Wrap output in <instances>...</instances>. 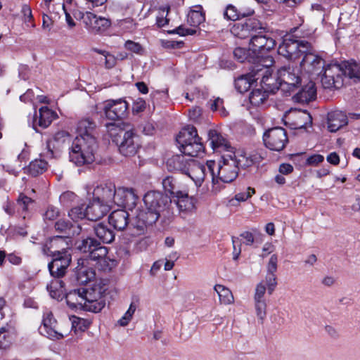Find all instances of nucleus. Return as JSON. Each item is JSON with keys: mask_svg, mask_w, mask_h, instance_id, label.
<instances>
[{"mask_svg": "<svg viewBox=\"0 0 360 360\" xmlns=\"http://www.w3.org/2000/svg\"><path fill=\"white\" fill-rule=\"evenodd\" d=\"M146 210H138L131 226L136 230L134 234H143L147 226L155 224L159 219H169L173 215L172 199L167 195L156 191L147 192L143 197Z\"/></svg>", "mask_w": 360, "mask_h": 360, "instance_id": "1", "label": "nucleus"}, {"mask_svg": "<svg viewBox=\"0 0 360 360\" xmlns=\"http://www.w3.org/2000/svg\"><path fill=\"white\" fill-rule=\"evenodd\" d=\"M278 53L288 60H295L302 56L300 62L301 68L321 67V68H356L359 65L354 59L343 60L340 63L338 61L332 62L327 66L322 58L316 54L311 44L306 41H298L290 38H285L279 45Z\"/></svg>", "mask_w": 360, "mask_h": 360, "instance_id": "2", "label": "nucleus"}, {"mask_svg": "<svg viewBox=\"0 0 360 360\" xmlns=\"http://www.w3.org/2000/svg\"><path fill=\"white\" fill-rule=\"evenodd\" d=\"M96 148L94 136H76L70 152V161L77 166L90 164L95 160L94 153Z\"/></svg>", "mask_w": 360, "mask_h": 360, "instance_id": "3", "label": "nucleus"}, {"mask_svg": "<svg viewBox=\"0 0 360 360\" xmlns=\"http://www.w3.org/2000/svg\"><path fill=\"white\" fill-rule=\"evenodd\" d=\"M275 46V40L262 31L257 34L251 35L249 46L254 55H256L259 65L262 68H271L274 65L273 57L266 53Z\"/></svg>", "mask_w": 360, "mask_h": 360, "instance_id": "4", "label": "nucleus"}, {"mask_svg": "<svg viewBox=\"0 0 360 360\" xmlns=\"http://www.w3.org/2000/svg\"><path fill=\"white\" fill-rule=\"evenodd\" d=\"M181 152L190 157H197L204 152L201 138L198 136L195 127L188 125L184 127L176 136Z\"/></svg>", "mask_w": 360, "mask_h": 360, "instance_id": "5", "label": "nucleus"}, {"mask_svg": "<svg viewBox=\"0 0 360 360\" xmlns=\"http://www.w3.org/2000/svg\"><path fill=\"white\" fill-rule=\"evenodd\" d=\"M346 79L360 82V69H324L321 83L325 89H340Z\"/></svg>", "mask_w": 360, "mask_h": 360, "instance_id": "6", "label": "nucleus"}, {"mask_svg": "<svg viewBox=\"0 0 360 360\" xmlns=\"http://www.w3.org/2000/svg\"><path fill=\"white\" fill-rule=\"evenodd\" d=\"M216 166L214 161H208L206 165L200 164L197 161L193 160L190 163L189 169L186 175H188L195 184L196 186H201L204 181L205 176L210 173L212 181V191L217 193L219 191L220 186H217V179L216 178V173L214 167Z\"/></svg>", "mask_w": 360, "mask_h": 360, "instance_id": "7", "label": "nucleus"}, {"mask_svg": "<svg viewBox=\"0 0 360 360\" xmlns=\"http://www.w3.org/2000/svg\"><path fill=\"white\" fill-rule=\"evenodd\" d=\"M83 293L84 310L98 313L105 305L103 294L105 291L100 284H94L91 288H82Z\"/></svg>", "mask_w": 360, "mask_h": 360, "instance_id": "8", "label": "nucleus"}, {"mask_svg": "<svg viewBox=\"0 0 360 360\" xmlns=\"http://www.w3.org/2000/svg\"><path fill=\"white\" fill-rule=\"evenodd\" d=\"M217 186L219 181L224 183H231L236 179L239 168L231 153L222 154L217 165Z\"/></svg>", "mask_w": 360, "mask_h": 360, "instance_id": "9", "label": "nucleus"}, {"mask_svg": "<svg viewBox=\"0 0 360 360\" xmlns=\"http://www.w3.org/2000/svg\"><path fill=\"white\" fill-rule=\"evenodd\" d=\"M279 77L281 90L289 94L307 79L305 69H279Z\"/></svg>", "mask_w": 360, "mask_h": 360, "instance_id": "10", "label": "nucleus"}, {"mask_svg": "<svg viewBox=\"0 0 360 360\" xmlns=\"http://www.w3.org/2000/svg\"><path fill=\"white\" fill-rule=\"evenodd\" d=\"M266 148L271 150L281 151L288 142L287 133L283 127H277L268 129L263 135Z\"/></svg>", "mask_w": 360, "mask_h": 360, "instance_id": "11", "label": "nucleus"}, {"mask_svg": "<svg viewBox=\"0 0 360 360\" xmlns=\"http://www.w3.org/2000/svg\"><path fill=\"white\" fill-rule=\"evenodd\" d=\"M122 139L119 144L120 153L126 157H131L136 154L141 146L139 136L132 130H120Z\"/></svg>", "mask_w": 360, "mask_h": 360, "instance_id": "12", "label": "nucleus"}, {"mask_svg": "<svg viewBox=\"0 0 360 360\" xmlns=\"http://www.w3.org/2000/svg\"><path fill=\"white\" fill-rule=\"evenodd\" d=\"M52 257V261L49 263L48 268L51 275L55 278L63 276L67 268L71 262L70 253L46 254Z\"/></svg>", "mask_w": 360, "mask_h": 360, "instance_id": "13", "label": "nucleus"}, {"mask_svg": "<svg viewBox=\"0 0 360 360\" xmlns=\"http://www.w3.org/2000/svg\"><path fill=\"white\" fill-rule=\"evenodd\" d=\"M231 154L239 169L251 167L255 164L259 163L264 158V153L262 150H255L248 153L241 150L235 152L233 149Z\"/></svg>", "mask_w": 360, "mask_h": 360, "instance_id": "14", "label": "nucleus"}, {"mask_svg": "<svg viewBox=\"0 0 360 360\" xmlns=\"http://www.w3.org/2000/svg\"><path fill=\"white\" fill-rule=\"evenodd\" d=\"M127 109L128 104L122 99L107 101L103 108L106 117L113 121L124 117Z\"/></svg>", "mask_w": 360, "mask_h": 360, "instance_id": "15", "label": "nucleus"}, {"mask_svg": "<svg viewBox=\"0 0 360 360\" xmlns=\"http://www.w3.org/2000/svg\"><path fill=\"white\" fill-rule=\"evenodd\" d=\"M207 136L208 141L214 152L221 153V155L233 153L234 148L231 146L229 141L217 130H209Z\"/></svg>", "mask_w": 360, "mask_h": 360, "instance_id": "16", "label": "nucleus"}, {"mask_svg": "<svg viewBox=\"0 0 360 360\" xmlns=\"http://www.w3.org/2000/svg\"><path fill=\"white\" fill-rule=\"evenodd\" d=\"M137 199L133 188L120 187L116 189L114 205L131 210L136 206Z\"/></svg>", "mask_w": 360, "mask_h": 360, "instance_id": "17", "label": "nucleus"}, {"mask_svg": "<svg viewBox=\"0 0 360 360\" xmlns=\"http://www.w3.org/2000/svg\"><path fill=\"white\" fill-rule=\"evenodd\" d=\"M116 188L114 184H101L93 191V198L112 207L115 202Z\"/></svg>", "mask_w": 360, "mask_h": 360, "instance_id": "18", "label": "nucleus"}, {"mask_svg": "<svg viewBox=\"0 0 360 360\" xmlns=\"http://www.w3.org/2000/svg\"><path fill=\"white\" fill-rule=\"evenodd\" d=\"M84 22L89 27V29L95 33H101L107 30L111 22L110 20L97 16L91 12H86L83 17Z\"/></svg>", "mask_w": 360, "mask_h": 360, "instance_id": "19", "label": "nucleus"}, {"mask_svg": "<svg viewBox=\"0 0 360 360\" xmlns=\"http://www.w3.org/2000/svg\"><path fill=\"white\" fill-rule=\"evenodd\" d=\"M70 238L62 236H57L51 238L49 245L43 248L44 254L70 253Z\"/></svg>", "mask_w": 360, "mask_h": 360, "instance_id": "20", "label": "nucleus"}, {"mask_svg": "<svg viewBox=\"0 0 360 360\" xmlns=\"http://www.w3.org/2000/svg\"><path fill=\"white\" fill-rule=\"evenodd\" d=\"M267 290L264 281L257 284L254 295L255 307L257 317L263 321L266 314V303L264 295Z\"/></svg>", "mask_w": 360, "mask_h": 360, "instance_id": "21", "label": "nucleus"}, {"mask_svg": "<svg viewBox=\"0 0 360 360\" xmlns=\"http://www.w3.org/2000/svg\"><path fill=\"white\" fill-rule=\"evenodd\" d=\"M86 208L87 219L91 221H97L105 216L112 207L93 198Z\"/></svg>", "mask_w": 360, "mask_h": 360, "instance_id": "22", "label": "nucleus"}, {"mask_svg": "<svg viewBox=\"0 0 360 360\" xmlns=\"http://www.w3.org/2000/svg\"><path fill=\"white\" fill-rule=\"evenodd\" d=\"M129 214L123 209H119L112 212L108 217V223L115 230L123 231L129 224ZM132 220L131 221V223Z\"/></svg>", "mask_w": 360, "mask_h": 360, "instance_id": "23", "label": "nucleus"}, {"mask_svg": "<svg viewBox=\"0 0 360 360\" xmlns=\"http://www.w3.org/2000/svg\"><path fill=\"white\" fill-rule=\"evenodd\" d=\"M185 155L184 154H179L169 158L167 161L168 170L170 172H179L186 174L193 159L186 158Z\"/></svg>", "mask_w": 360, "mask_h": 360, "instance_id": "24", "label": "nucleus"}, {"mask_svg": "<svg viewBox=\"0 0 360 360\" xmlns=\"http://www.w3.org/2000/svg\"><path fill=\"white\" fill-rule=\"evenodd\" d=\"M279 77V69L275 73L272 70H266L261 79L262 87L271 94H275L277 90L281 89Z\"/></svg>", "mask_w": 360, "mask_h": 360, "instance_id": "25", "label": "nucleus"}, {"mask_svg": "<svg viewBox=\"0 0 360 360\" xmlns=\"http://www.w3.org/2000/svg\"><path fill=\"white\" fill-rule=\"evenodd\" d=\"M56 231L63 234V236L70 238L74 236H77L82 232V227L77 224H72L66 219H59L54 225Z\"/></svg>", "mask_w": 360, "mask_h": 360, "instance_id": "26", "label": "nucleus"}, {"mask_svg": "<svg viewBox=\"0 0 360 360\" xmlns=\"http://www.w3.org/2000/svg\"><path fill=\"white\" fill-rule=\"evenodd\" d=\"M57 115L55 112L50 110L48 107H41L39 110V116L37 112L34 113L33 119V127L36 129L37 126L42 128H46L49 127L52 121L55 120Z\"/></svg>", "mask_w": 360, "mask_h": 360, "instance_id": "27", "label": "nucleus"}, {"mask_svg": "<svg viewBox=\"0 0 360 360\" xmlns=\"http://www.w3.org/2000/svg\"><path fill=\"white\" fill-rule=\"evenodd\" d=\"M261 70L262 69H252L250 73L239 76L235 80V87L237 91L240 93L246 92L251 85L259 79V77L257 76Z\"/></svg>", "mask_w": 360, "mask_h": 360, "instance_id": "28", "label": "nucleus"}, {"mask_svg": "<svg viewBox=\"0 0 360 360\" xmlns=\"http://www.w3.org/2000/svg\"><path fill=\"white\" fill-rule=\"evenodd\" d=\"M86 259L79 258L76 267V278L79 284H86L92 281L96 276L94 270L86 266Z\"/></svg>", "mask_w": 360, "mask_h": 360, "instance_id": "29", "label": "nucleus"}, {"mask_svg": "<svg viewBox=\"0 0 360 360\" xmlns=\"http://www.w3.org/2000/svg\"><path fill=\"white\" fill-rule=\"evenodd\" d=\"M316 98V87L315 83L309 80L302 89L293 96V99L298 103H309Z\"/></svg>", "mask_w": 360, "mask_h": 360, "instance_id": "30", "label": "nucleus"}, {"mask_svg": "<svg viewBox=\"0 0 360 360\" xmlns=\"http://www.w3.org/2000/svg\"><path fill=\"white\" fill-rule=\"evenodd\" d=\"M347 122L346 115L340 110H335L328 115V128L330 132H336Z\"/></svg>", "mask_w": 360, "mask_h": 360, "instance_id": "31", "label": "nucleus"}, {"mask_svg": "<svg viewBox=\"0 0 360 360\" xmlns=\"http://www.w3.org/2000/svg\"><path fill=\"white\" fill-rule=\"evenodd\" d=\"M256 29L255 22L248 20L245 23L235 24L231 30V33L240 39H245L253 35L252 32Z\"/></svg>", "mask_w": 360, "mask_h": 360, "instance_id": "32", "label": "nucleus"}, {"mask_svg": "<svg viewBox=\"0 0 360 360\" xmlns=\"http://www.w3.org/2000/svg\"><path fill=\"white\" fill-rule=\"evenodd\" d=\"M107 255L108 249L99 243L97 247L94 248L87 258L85 259L96 262V264L98 265L99 268L104 269L108 266Z\"/></svg>", "mask_w": 360, "mask_h": 360, "instance_id": "33", "label": "nucleus"}, {"mask_svg": "<svg viewBox=\"0 0 360 360\" xmlns=\"http://www.w3.org/2000/svg\"><path fill=\"white\" fill-rule=\"evenodd\" d=\"M176 195V205L180 212H192L195 209V200L188 195L186 191L179 192Z\"/></svg>", "mask_w": 360, "mask_h": 360, "instance_id": "34", "label": "nucleus"}, {"mask_svg": "<svg viewBox=\"0 0 360 360\" xmlns=\"http://www.w3.org/2000/svg\"><path fill=\"white\" fill-rule=\"evenodd\" d=\"M96 236L104 243H110L115 239V233L107 225L99 223L94 227Z\"/></svg>", "mask_w": 360, "mask_h": 360, "instance_id": "35", "label": "nucleus"}, {"mask_svg": "<svg viewBox=\"0 0 360 360\" xmlns=\"http://www.w3.org/2000/svg\"><path fill=\"white\" fill-rule=\"evenodd\" d=\"M82 288L73 290L68 292L66 296V302L68 305L72 309L81 308L84 309V302L83 293H82Z\"/></svg>", "mask_w": 360, "mask_h": 360, "instance_id": "36", "label": "nucleus"}, {"mask_svg": "<svg viewBox=\"0 0 360 360\" xmlns=\"http://www.w3.org/2000/svg\"><path fill=\"white\" fill-rule=\"evenodd\" d=\"M96 123L89 118H84L79 120L77 126V136H94Z\"/></svg>", "mask_w": 360, "mask_h": 360, "instance_id": "37", "label": "nucleus"}, {"mask_svg": "<svg viewBox=\"0 0 360 360\" xmlns=\"http://www.w3.org/2000/svg\"><path fill=\"white\" fill-rule=\"evenodd\" d=\"M270 94H271L262 86L254 89L249 96L250 102L254 106H260L267 101Z\"/></svg>", "mask_w": 360, "mask_h": 360, "instance_id": "38", "label": "nucleus"}, {"mask_svg": "<svg viewBox=\"0 0 360 360\" xmlns=\"http://www.w3.org/2000/svg\"><path fill=\"white\" fill-rule=\"evenodd\" d=\"M233 56L240 63L247 61L250 63L259 65L256 55H254L250 47L248 50L241 47L236 48L233 51Z\"/></svg>", "mask_w": 360, "mask_h": 360, "instance_id": "39", "label": "nucleus"}, {"mask_svg": "<svg viewBox=\"0 0 360 360\" xmlns=\"http://www.w3.org/2000/svg\"><path fill=\"white\" fill-rule=\"evenodd\" d=\"M99 243L95 238L87 237L77 241L76 243V248L81 252L86 254V257L87 258L94 248L97 247Z\"/></svg>", "mask_w": 360, "mask_h": 360, "instance_id": "40", "label": "nucleus"}, {"mask_svg": "<svg viewBox=\"0 0 360 360\" xmlns=\"http://www.w3.org/2000/svg\"><path fill=\"white\" fill-rule=\"evenodd\" d=\"M162 184L165 191L172 198H176V195H179V192H183V191L178 189L176 181L172 176L165 177L162 180Z\"/></svg>", "mask_w": 360, "mask_h": 360, "instance_id": "41", "label": "nucleus"}, {"mask_svg": "<svg viewBox=\"0 0 360 360\" xmlns=\"http://www.w3.org/2000/svg\"><path fill=\"white\" fill-rule=\"evenodd\" d=\"M214 290L219 295L220 302L224 304H231L233 302V296L231 291L222 285H216Z\"/></svg>", "mask_w": 360, "mask_h": 360, "instance_id": "42", "label": "nucleus"}, {"mask_svg": "<svg viewBox=\"0 0 360 360\" xmlns=\"http://www.w3.org/2000/svg\"><path fill=\"white\" fill-rule=\"evenodd\" d=\"M47 167V162L43 160H34L32 161L27 168L28 172L32 176H36L42 174Z\"/></svg>", "mask_w": 360, "mask_h": 360, "instance_id": "43", "label": "nucleus"}, {"mask_svg": "<svg viewBox=\"0 0 360 360\" xmlns=\"http://www.w3.org/2000/svg\"><path fill=\"white\" fill-rule=\"evenodd\" d=\"M39 332L51 340H60L63 338V335L58 331L57 326L40 327Z\"/></svg>", "mask_w": 360, "mask_h": 360, "instance_id": "44", "label": "nucleus"}, {"mask_svg": "<svg viewBox=\"0 0 360 360\" xmlns=\"http://www.w3.org/2000/svg\"><path fill=\"white\" fill-rule=\"evenodd\" d=\"M169 9V8L168 6L160 7L156 17V22L158 27H161L168 24L169 19L167 18V15Z\"/></svg>", "mask_w": 360, "mask_h": 360, "instance_id": "45", "label": "nucleus"}, {"mask_svg": "<svg viewBox=\"0 0 360 360\" xmlns=\"http://www.w3.org/2000/svg\"><path fill=\"white\" fill-rule=\"evenodd\" d=\"M13 337L11 333L5 328H0V349H6L9 347Z\"/></svg>", "mask_w": 360, "mask_h": 360, "instance_id": "46", "label": "nucleus"}, {"mask_svg": "<svg viewBox=\"0 0 360 360\" xmlns=\"http://www.w3.org/2000/svg\"><path fill=\"white\" fill-rule=\"evenodd\" d=\"M137 305L131 302L129 305L128 310L125 312L124 316L118 321V323L122 326H126L132 319L133 314L136 311Z\"/></svg>", "mask_w": 360, "mask_h": 360, "instance_id": "47", "label": "nucleus"}, {"mask_svg": "<svg viewBox=\"0 0 360 360\" xmlns=\"http://www.w3.org/2000/svg\"><path fill=\"white\" fill-rule=\"evenodd\" d=\"M86 208L84 209L82 207L77 206L72 208L69 212V217L74 221L82 219L85 217L87 218Z\"/></svg>", "mask_w": 360, "mask_h": 360, "instance_id": "48", "label": "nucleus"}, {"mask_svg": "<svg viewBox=\"0 0 360 360\" xmlns=\"http://www.w3.org/2000/svg\"><path fill=\"white\" fill-rule=\"evenodd\" d=\"M262 281H264L266 288H267L268 293L271 295L277 285L276 274L266 273L265 279Z\"/></svg>", "mask_w": 360, "mask_h": 360, "instance_id": "49", "label": "nucleus"}, {"mask_svg": "<svg viewBox=\"0 0 360 360\" xmlns=\"http://www.w3.org/2000/svg\"><path fill=\"white\" fill-rule=\"evenodd\" d=\"M205 20L204 15L202 13L193 11L189 13L188 15V22L194 27L198 26L201 22H202Z\"/></svg>", "mask_w": 360, "mask_h": 360, "instance_id": "50", "label": "nucleus"}, {"mask_svg": "<svg viewBox=\"0 0 360 360\" xmlns=\"http://www.w3.org/2000/svg\"><path fill=\"white\" fill-rule=\"evenodd\" d=\"M60 212L58 209L53 205L48 206L46 210L43 214L44 220L46 221H53L59 216Z\"/></svg>", "mask_w": 360, "mask_h": 360, "instance_id": "51", "label": "nucleus"}, {"mask_svg": "<svg viewBox=\"0 0 360 360\" xmlns=\"http://www.w3.org/2000/svg\"><path fill=\"white\" fill-rule=\"evenodd\" d=\"M224 16L227 20L235 21L239 18L240 14L235 6L229 5L224 12Z\"/></svg>", "mask_w": 360, "mask_h": 360, "instance_id": "52", "label": "nucleus"}, {"mask_svg": "<svg viewBox=\"0 0 360 360\" xmlns=\"http://www.w3.org/2000/svg\"><path fill=\"white\" fill-rule=\"evenodd\" d=\"M124 47L128 51L137 54H143L144 51L143 48L139 43L131 40H128L125 42Z\"/></svg>", "mask_w": 360, "mask_h": 360, "instance_id": "53", "label": "nucleus"}, {"mask_svg": "<svg viewBox=\"0 0 360 360\" xmlns=\"http://www.w3.org/2000/svg\"><path fill=\"white\" fill-rule=\"evenodd\" d=\"M120 27L122 30L132 32L136 28V24L131 18H126L120 22Z\"/></svg>", "mask_w": 360, "mask_h": 360, "instance_id": "54", "label": "nucleus"}, {"mask_svg": "<svg viewBox=\"0 0 360 360\" xmlns=\"http://www.w3.org/2000/svg\"><path fill=\"white\" fill-rule=\"evenodd\" d=\"M52 12H47L44 10L41 11L42 13V27L43 29H47L49 31L51 30L53 25V20H52L51 17L50 16V14H51Z\"/></svg>", "mask_w": 360, "mask_h": 360, "instance_id": "55", "label": "nucleus"}, {"mask_svg": "<svg viewBox=\"0 0 360 360\" xmlns=\"http://www.w3.org/2000/svg\"><path fill=\"white\" fill-rule=\"evenodd\" d=\"M255 193V190L253 188L248 187L245 192H240L235 195V199L239 202H243L252 197Z\"/></svg>", "mask_w": 360, "mask_h": 360, "instance_id": "56", "label": "nucleus"}, {"mask_svg": "<svg viewBox=\"0 0 360 360\" xmlns=\"http://www.w3.org/2000/svg\"><path fill=\"white\" fill-rule=\"evenodd\" d=\"M58 286H60L61 288H63V282L59 280H55L47 285V290L50 292V295L52 297L57 296Z\"/></svg>", "mask_w": 360, "mask_h": 360, "instance_id": "57", "label": "nucleus"}, {"mask_svg": "<svg viewBox=\"0 0 360 360\" xmlns=\"http://www.w3.org/2000/svg\"><path fill=\"white\" fill-rule=\"evenodd\" d=\"M21 13L23 15V20L25 22H32L33 20L32 9L27 4H23L22 6Z\"/></svg>", "mask_w": 360, "mask_h": 360, "instance_id": "58", "label": "nucleus"}, {"mask_svg": "<svg viewBox=\"0 0 360 360\" xmlns=\"http://www.w3.org/2000/svg\"><path fill=\"white\" fill-rule=\"evenodd\" d=\"M77 195L71 191H66L60 196V200L63 205H68L76 199Z\"/></svg>", "mask_w": 360, "mask_h": 360, "instance_id": "59", "label": "nucleus"}, {"mask_svg": "<svg viewBox=\"0 0 360 360\" xmlns=\"http://www.w3.org/2000/svg\"><path fill=\"white\" fill-rule=\"evenodd\" d=\"M98 53H101L103 56V59L105 60V63L106 65V68H112L114 65H116V58L114 56L107 53L106 51H98Z\"/></svg>", "mask_w": 360, "mask_h": 360, "instance_id": "60", "label": "nucleus"}, {"mask_svg": "<svg viewBox=\"0 0 360 360\" xmlns=\"http://www.w3.org/2000/svg\"><path fill=\"white\" fill-rule=\"evenodd\" d=\"M299 118L301 120L304 121V122H300V124H297V127L302 128L305 127L307 124H311L312 123V117L311 115L307 111H302L300 112Z\"/></svg>", "mask_w": 360, "mask_h": 360, "instance_id": "61", "label": "nucleus"}, {"mask_svg": "<svg viewBox=\"0 0 360 360\" xmlns=\"http://www.w3.org/2000/svg\"><path fill=\"white\" fill-rule=\"evenodd\" d=\"M277 262L278 257L276 255H272L269 259L267 264V272L268 274H275L277 270Z\"/></svg>", "mask_w": 360, "mask_h": 360, "instance_id": "62", "label": "nucleus"}, {"mask_svg": "<svg viewBox=\"0 0 360 360\" xmlns=\"http://www.w3.org/2000/svg\"><path fill=\"white\" fill-rule=\"evenodd\" d=\"M146 108V102L143 98H139L136 99L132 106V111L134 113H139L143 112Z\"/></svg>", "mask_w": 360, "mask_h": 360, "instance_id": "63", "label": "nucleus"}, {"mask_svg": "<svg viewBox=\"0 0 360 360\" xmlns=\"http://www.w3.org/2000/svg\"><path fill=\"white\" fill-rule=\"evenodd\" d=\"M324 160L323 155L319 154H314L313 155L309 156L307 160L306 163L308 165L316 166L318 164L322 162Z\"/></svg>", "mask_w": 360, "mask_h": 360, "instance_id": "64", "label": "nucleus"}]
</instances>
